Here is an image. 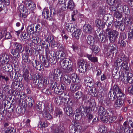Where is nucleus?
<instances>
[{
	"instance_id": "5701e85b",
	"label": "nucleus",
	"mask_w": 133,
	"mask_h": 133,
	"mask_svg": "<svg viewBox=\"0 0 133 133\" xmlns=\"http://www.w3.org/2000/svg\"><path fill=\"white\" fill-rule=\"evenodd\" d=\"M34 24H32L28 26L26 29V31L28 34H31L34 33Z\"/></svg>"
},
{
	"instance_id": "338daca9",
	"label": "nucleus",
	"mask_w": 133,
	"mask_h": 133,
	"mask_svg": "<svg viewBox=\"0 0 133 133\" xmlns=\"http://www.w3.org/2000/svg\"><path fill=\"white\" fill-rule=\"evenodd\" d=\"M75 85L77 89V90L81 89V85L80 83H75Z\"/></svg>"
},
{
	"instance_id": "9d476101",
	"label": "nucleus",
	"mask_w": 133,
	"mask_h": 133,
	"mask_svg": "<svg viewBox=\"0 0 133 133\" xmlns=\"http://www.w3.org/2000/svg\"><path fill=\"white\" fill-rule=\"evenodd\" d=\"M55 55L57 59L61 58L62 59L66 58L67 54L65 51H57L55 53Z\"/></svg>"
},
{
	"instance_id": "a878e982",
	"label": "nucleus",
	"mask_w": 133,
	"mask_h": 133,
	"mask_svg": "<svg viewBox=\"0 0 133 133\" xmlns=\"http://www.w3.org/2000/svg\"><path fill=\"white\" fill-rule=\"evenodd\" d=\"M88 106L90 108L93 107L95 105V100L92 98H90L89 100L86 101Z\"/></svg>"
},
{
	"instance_id": "6ab92c4d",
	"label": "nucleus",
	"mask_w": 133,
	"mask_h": 133,
	"mask_svg": "<svg viewBox=\"0 0 133 133\" xmlns=\"http://www.w3.org/2000/svg\"><path fill=\"white\" fill-rule=\"evenodd\" d=\"M73 109L72 108L69 107H66L64 109V111L68 116H72L73 114Z\"/></svg>"
},
{
	"instance_id": "09e8293b",
	"label": "nucleus",
	"mask_w": 133,
	"mask_h": 133,
	"mask_svg": "<svg viewBox=\"0 0 133 133\" xmlns=\"http://www.w3.org/2000/svg\"><path fill=\"white\" fill-rule=\"evenodd\" d=\"M54 132L55 133H63V129H61V128L57 127L55 129Z\"/></svg>"
},
{
	"instance_id": "f704fd0d",
	"label": "nucleus",
	"mask_w": 133,
	"mask_h": 133,
	"mask_svg": "<svg viewBox=\"0 0 133 133\" xmlns=\"http://www.w3.org/2000/svg\"><path fill=\"white\" fill-rule=\"evenodd\" d=\"M15 130L11 126L7 128L5 130V133H15Z\"/></svg>"
},
{
	"instance_id": "20e7f679",
	"label": "nucleus",
	"mask_w": 133,
	"mask_h": 133,
	"mask_svg": "<svg viewBox=\"0 0 133 133\" xmlns=\"http://www.w3.org/2000/svg\"><path fill=\"white\" fill-rule=\"evenodd\" d=\"M110 5L114 6L115 8H128L127 5H124L120 0H106Z\"/></svg>"
},
{
	"instance_id": "c9c22d12",
	"label": "nucleus",
	"mask_w": 133,
	"mask_h": 133,
	"mask_svg": "<svg viewBox=\"0 0 133 133\" xmlns=\"http://www.w3.org/2000/svg\"><path fill=\"white\" fill-rule=\"evenodd\" d=\"M115 95V94L112 92V90H110L108 94V97L109 99L112 101L114 99Z\"/></svg>"
},
{
	"instance_id": "864d4df0",
	"label": "nucleus",
	"mask_w": 133,
	"mask_h": 133,
	"mask_svg": "<svg viewBox=\"0 0 133 133\" xmlns=\"http://www.w3.org/2000/svg\"><path fill=\"white\" fill-rule=\"evenodd\" d=\"M36 109L38 111L39 114H41L42 112L43 114V112L42 111V108L40 105H37L36 107Z\"/></svg>"
},
{
	"instance_id": "e2e57ef3",
	"label": "nucleus",
	"mask_w": 133,
	"mask_h": 133,
	"mask_svg": "<svg viewBox=\"0 0 133 133\" xmlns=\"http://www.w3.org/2000/svg\"><path fill=\"white\" fill-rule=\"evenodd\" d=\"M87 116V122L88 123H90L93 118V116L91 114Z\"/></svg>"
},
{
	"instance_id": "680f3d73",
	"label": "nucleus",
	"mask_w": 133,
	"mask_h": 133,
	"mask_svg": "<svg viewBox=\"0 0 133 133\" xmlns=\"http://www.w3.org/2000/svg\"><path fill=\"white\" fill-rule=\"evenodd\" d=\"M3 79H4L6 82L9 80V78L8 77L0 75V81H2Z\"/></svg>"
},
{
	"instance_id": "37998d69",
	"label": "nucleus",
	"mask_w": 133,
	"mask_h": 133,
	"mask_svg": "<svg viewBox=\"0 0 133 133\" xmlns=\"http://www.w3.org/2000/svg\"><path fill=\"white\" fill-rule=\"evenodd\" d=\"M128 63L126 62H124L122 63L121 65V67L122 68L125 69L126 70L129 69V68L128 67Z\"/></svg>"
},
{
	"instance_id": "ea45409f",
	"label": "nucleus",
	"mask_w": 133,
	"mask_h": 133,
	"mask_svg": "<svg viewBox=\"0 0 133 133\" xmlns=\"http://www.w3.org/2000/svg\"><path fill=\"white\" fill-rule=\"evenodd\" d=\"M125 25L129 29L131 26V22L129 19H126L124 22Z\"/></svg>"
},
{
	"instance_id": "7c9ffc66",
	"label": "nucleus",
	"mask_w": 133,
	"mask_h": 133,
	"mask_svg": "<svg viewBox=\"0 0 133 133\" xmlns=\"http://www.w3.org/2000/svg\"><path fill=\"white\" fill-rule=\"evenodd\" d=\"M98 114L100 115H104L106 113L105 109L102 106H100L98 108Z\"/></svg>"
},
{
	"instance_id": "f257e3e1",
	"label": "nucleus",
	"mask_w": 133,
	"mask_h": 133,
	"mask_svg": "<svg viewBox=\"0 0 133 133\" xmlns=\"http://www.w3.org/2000/svg\"><path fill=\"white\" fill-rule=\"evenodd\" d=\"M14 49H12L11 54L16 57L19 58L20 56L19 52L22 53L24 51V48H22V45L16 42L14 43Z\"/></svg>"
},
{
	"instance_id": "a19ab883",
	"label": "nucleus",
	"mask_w": 133,
	"mask_h": 133,
	"mask_svg": "<svg viewBox=\"0 0 133 133\" xmlns=\"http://www.w3.org/2000/svg\"><path fill=\"white\" fill-rule=\"evenodd\" d=\"M108 121L110 123H112L115 121L116 118V117L114 116L112 114L111 115H110V116H108Z\"/></svg>"
},
{
	"instance_id": "2f4dec72",
	"label": "nucleus",
	"mask_w": 133,
	"mask_h": 133,
	"mask_svg": "<svg viewBox=\"0 0 133 133\" xmlns=\"http://www.w3.org/2000/svg\"><path fill=\"white\" fill-rule=\"evenodd\" d=\"M1 33L3 34V36H5V38L6 39H10L11 37V36L9 32H7L6 31H2Z\"/></svg>"
},
{
	"instance_id": "49530a36",
	"label": "nucleus",
	"mask_w": 133,
	"mask_h": 133,
	"mask_svg": "<svg viewBox=\"0 0 133 133\" xmlns=\"http://www.w3.org/2000/svg\"><path fill=\"white\" fill-rule=\"evenodd\" d=\"M70 77L72 82L74 83L76 82L77 76L76 74H71Z\"/></svg>"
},
{
	"instance_id": "2eb2a0df",
	"label": "nucleus",
	"mask_w": 133,
	"mask_h": 133,
	"mask_svg": "<svg viewBox=\"0 0 133 133\" xmlns=\"http://www.w3.org/2000/svg\"><path fill=\"white\" fill-rule=\"evenodd\" d=\"M20 14L19 16L22 18H25L28 14L27 9H19Z\"/></svg>"
},
{
	"instance_id": "c756f323",
	"label": "nucleus",
	"mask_w": 133,
	"mask_h": 133,
	"mask_svg": "<svg viewBox=\"0 0 133 133\" xmlns=\"http://www.w3.org/2000/svg\"><path fill=\"white\" fill-rule=\"evenodd\" d=\"M113 43H110L109 45L108 48L109 49H110V52L112 54H114V51L116 49V45Z\"/></svg>"
},
{
	"instance_id": "393cba45",
	"label": "nucleus",
	"mask_w": 133,
	"mask_h": 133,
	"mask_svg": "<svg viewBox=\"0 0 133 133\" xmlns=\"http://www.w3.org/2000/svg\"><path fill=\"white\" fill-rule=\"evenodd\" d=\"M87 57L89 60L91 62H96L98 61L97 57H94L92 54H87Z\"/></svg>"
},
{
	"instance_id": "7ed1b4c3",
	"label": "nucleus",
	"mask_w": 133,
	"mask_h": 133,
	"mask_svg": "<svg viewBox=\"0 0 133 133\" xmlns=\"http://www.w3.org/2000/svg\"><path fill=\"white\" fill-rule=\"evenodd\" d=\"M61 66L63 69L67 68V73H69L73 70L72 64L71 61L68 58H65L62 59L61 61Z\"/></svg>"
},
{
	"instance_id": "f03ea898",
	"label": "nucleus",
	"mask_w": 133,
	"mask_h": 133,
	"mask_svg": "<svg viewBox=\"0 0 133 133\" xmlns=\"http://www.w3.org/2000/svg\"><path fill=\"white\" fill-rule=\"evenodd\" d=\"M49 81L46 77H44L42 80L39 81L38 79H34L32 84L34 87L38 88H46L48 84Z\"/></svg>"
},
{
	"instance_id": "bf43d9fd",
	"label": "nucleus",
	"mask_w": 133,
	"mask_h": 133,
	"mask_svg": "<svg viewBox=\"0 0 133 133\" xmlns=\"http://www.w3.org/2000/svg\"><path fill=\"white\" fill-rule=\"evenodd\" d=\"M128 34V39L129 40H131V39H133V31H129Z\"/></svg>"
},
{
	"instance_id": "de8ad7c7",
	"label": "nucleus",
	"mask_w": 133,
	"mask_h": 133,
	"mask_svg": "<svg viewBox=\"0 0 133 133\" xmlns=\"http://www.w3.org/2000/svg\"><path fill=\"white\" fill-rule=\"evenodd\" d=\"M72 24H71L66 23L65 25V28L69 32H71V30L72 27Z\"/></svg>"
},
{
	"instance_id": "f8f14e48",
	"label": "nucleus",
	"mask_w": 133,
	"mask_h": 133,
	"mask_svg": "<svg viewBox=\"0 0 133 133\" xmlns=\"http://www.w3.org/2000/svg\"><path fill=\"white\" fill-rule=\"evenodd\" d=\"M50 109L48 107L45 108L43 111V114L44 117L46 119L49 120L52 118V116L49 113Z\"/></svg>"
},
{
	"instance_id": "052dcab7",
	"label": "nucleus",
	"mask_w": 133,
	"mask_h": 133,
	"mask_svg": "<svg viewBox=\"0 0 133 133\" xmlns=\"http://www.w3.org/2000/svg\"><path fill=\"white\" fill-rule=\"evenodd\" d=\"M100 118L101 119L102 121L104 123L106 122L108 120V119L107 118L106 116L103 115H101V116L100 117Z\"/></svg>"
},
{
	"instance_id": "a211bd4d",
	"label": "nucleus",
	"mask_w": 133,
	"mask_h": 133,
	"mask_svg": "<svg viewBox=\"0 0 133 133\" xmlns=\"http://www.w3.org/2000/svg\"><path fill=\"white\" fill-rule=\"evenodd\" d=\"M80 126L78 125V127L76 126H70V133H78V130L80 128Z\"/></svg>"
},
{
	"instance_id": "4c0bfd02",
	"label": "nucleus",
	"mask_w": 133,
	"mask_h": 133,
	"mask_svg": "<svg viewBox=\"0 0 133 133\" xmlns=\"http://www.w3.org/2000/svg\"><path fill=\"white\" fill-rule=\"evenodd\" d=\"M98 130L102 133H105L107 131V128L104 125H101L99 127Z\"/></svg>"
},
{
	"instance_id": "6e6d98bb",
	"label": "nucleus",
	"mask_w": 133,
	"mask_h": 133,
	"mask_svg": "<svg viewBox=\"0 0 133 133\" xmlns=\"http://www.w3.org/2000/svg\"><path fill=\"white\" fill-rule=\"evenodd\" d=\"M96 24V26L100 28L101 27V24H102L101 21L99 19H97L95 21Z\"/></svg>"
},
{
	"instance_id": "603ef678",
	"label": "nucleus",
	"mask_w": 133,
	"mask_h": 133,
	"mask_svg": "<svg viewBox=\"0 0 133 133\" xmlns=\"http://www.w3.org/2000/svg\"><path fill=\"white\" fill-rule=\"evenodd\" d=\"M124 129V127L122 125L118 126L117 128V132L118 133L122 132Z\"/></svg>"
},
{
	"instance_id": "c03bdc74",
	"label": "nucleus",
	"mask_w": 133,
	"mask_h": 133,
	"mask_svg": "<svg viewBox=\"0 0 133 133\" xmlns=\"http://www.w3.org/2000/svg\"><path fill=\"white\" fill-rule=\"evenodd\" d=\"M82 96V93L81 92L78 91L76 92L74 96L75 98L77 99L76 101L78 100V99H80Z\"/></svg>"
},
{
	"instance_id": "473e14b6",
	"label": "nucleus",
	"mask_w": 133,
	"mask_h": 133,
	"mask_svg": "<svg viewBox=\"0 0 133 133\" xmlns=\"http://www.w3.org/2000/svg\"><path fill=\"white\" fill-rule=\"evenodd\" d=\"M29 72L28 70L26 69L25 70L23 75V77L24 79L27 81L28 79H30V77L29 75Z\"/></svg>"
},
{
	"instance_id": "aec40b11",
	"label": "nucleus",
	"mask_w": 133,
	"mask_h": 133,
	"mask_svg": "<svg viewBox=\"0 0 133 133\" xmlns=\"http://www.w3.org/2000/svg\"><path fill=\"white\" fill-rule=\"evenodd\" d=\"M63 100H64V99H61V98L60 97H57L55 98L54 100V102L57 104L59 103V104H63L65 106H66L67 104H66L64 102L63 103L62 102Z\"/></svg>"
},
{
	"instance_id": "f3484780",
	"label": "nucleus",
	"mask_w": 133,
	"mask_h": 133,
	"mask_svg": "<svg viewBox=\"0 0 133 133\" xmlns=\"http://www.w3.org/2000/svg\"><path fill=\"white\" fill-rule=\"evenodd\" d=\"M88 43L91 46L93 45L95 43V39L94 37L91 35L88 36L87 39Z\"/></svg>"
},
{
	"instance_id": "6e6552de",
	"label": "nucleus",
	"mask_w": 133,
	"mask_h": 133,
	"mask_svg": "<svg viewBox=\"0 0 133 133\" xmlns=\"http://www.w3.org/2000/svg\"><path fill=\"white\" fill-rule=\"evenodd\" d=\"M124 105V101L123 99L117 98L116 99L114 104V107L116 109H119Z\"/></svg>"
},
{
	"instance_id": "79ce46f5",
	"label": "nucleus",
	"mask_w": 133,
	"mask_h": 133,
	"mask_svg": "<svg viewBox=\"0 0 133 133\" xmlns=\"http://www.w3.org/2000/svg\"><path fill=\"white\" fill-rule=\"evenodd\" d=\"M62 112L61 110L59 109L57 110L54 114L55 117H57L58 116L59 117H60L61 115H62Z\"/></svg>"
},
{
	"instance_id": "412c9836",
	"label": "nucleus",
	"mask_w": 133,
	"mask_h": 133,
	"mask_svg": "<svg viewBox=\"0 0 133 133\" xmlns=\"http://www.w3.org/2000/svg\"><path fill=\"white\" fill-rule=\"evenodd\" d=\"M70 77L68 75H64L63 80L65 83L67 85H69L71 82Z\"/></svg>"
},
{
	"instance_id": "9b49d317",
	"label": "nucleus",
	"mask_w": 133,
	"mask_h": 133,
	"mask_svg": "<svg viewBox=\"0 0 133 133\" xmlns=\"http://www.w3.org/2000/svg\"><path fill=\"white\" fill-rule=\"evenodd\" d=\"M46 41L49 43V46H50L51 44V47L53 48L56 46V43L55 42L54 37L52 36L49 35L46 39Z\"/></svg>"
},
{
	"instance_id": "1a4fd4ad",
	"label": "nucleus",
	"mask_w": 133,
	"mask_h": 133,
	"mask_svg": "<svg viewBox=\"0 0 133 133\" xmlns=\"http://www.w3.org/2000/svg\"><path fill=\"white\" fill-rule=\"evenodd\" d=\"M61 73L60 70L58 69H55L51 74L49 75V77L52 80H57L58 79V77L60 75Z\"/></svg>"
},
{
	"instance_id": "4468645a",
	"label": "nucleus",
	"mask_w": 133,
	"mask_h": 133,
	"mask_svg": "<svg viewBox=\"0 0 133 133\" xmlns=\"http://www.w3.org/2000/svg\"><path fill=\"white\" fill-rule=\"evenodd\" d=\"M84 31L88 34H91L93 31L92 26L89 24H85L83 26Z\"/></svg>"
},
{
	"instance_id": "0eeeda50",
	"label": "nucleus",
	"mask_w": 133,
	"mask_h": 133,
	"mask_svg": "<svg viewBox=\"0 0 133 133\" xmlns=\"http://www.w3.org/2000/svg\"><path fill=\"white\" fill-rule=\"evenodd\" d=\"M0 62L2 64H8L10 61L11 55L10 54H2L0 55Z\"/></svg>"
},
{
	"instance_id": "5fc2aeb1",
	"label": "nucleus",
	"mask_w": 133,
	"mask_h": 133,
	"mask_svg": "<svg viewBox=\"0 0 133 133\" xmlns=\"http://www.w3.org/2000/svg\"><path fill=\"white\" fill-rule=\"evenodd\" d=\"M54 91L55 93L58 95H60L62 94V91L58 88V87L55 88Z\"/></svg>"
},
{
	"instance_id": "dca6fc26",
	"label": "nucleus",
	"mask_w": 133,
	"mask_h": 133,
	"mask_svg": "<svg viewBox=\"0 0 133 133\" xmlns=\"http://www.w3.org/2000/svg\"><path fill=\"white\" fill-rule=\"evenodd\" d=\"M127 76V74L125 71H123L121 72V74L119 75V78L125 83H127L126 79Z\"/></svg>"
},
{
	"instance_id": "c85d7f7f",
	"label": "nucleus",
	"mask_w": 133,
	"mask_h": 133,
	"mask_svg": "<svg viewBox=\"0 0 133 133\" xmlns=\"http://www.w3.org/2000/svg\"><path fill=\"white\" fill-rule=\"evenodd\" d=\"M112 91L115 94V95H116L118 93L121 92V90L116 85H114L113 87Z\"/></svg>"
},
{
	"instance_id": "8fccbe9b",
	"label": "nucleus",
	"mask_w": 133,
	"mask_h": 133,
	"mask_svg": "<svg viewBox=\"0 0 133 133\" xmlns=\"http://www.w3.org/2000/svg\"><path fill=\"white\" fill-rule=\"evenodd\" d=\"M67 107L72 108L74 106V103L72 100H69L67 102Z\"/></svg>"
},
{
	"instance_id": "0e129e2a",
	"label": "nucleus",
	"mask_w": 133,
	"mask_h": 133,
	"mask_svg": "<svg viewBox=\"0 0 133 133\" xmlns=\"http://www.w3.org/2000/svg\"><path fill=\"white\" fill-rule=\"evenodd\" d=\"M130 123L129 121H127L125 122L123 124L124 127V128H129L130 127L129 125Z\"/></svg>"
},
{
	"instance_id": "423d86ee",
	"label": "nucleus",
	"mask_w": 133,
	"mask_h": 133,
	"mask_svg": "<svg viewBox=\"0 0 133 133\" xmlns=\"http://www.w3.org/2000/svg\"><path fill=\"white\" fill-rule=\"evenodd\" d=\"M109 28H107L106 31L108 34V37L110 42L114 43L118 35V32L117 31L113 30L112 32L110 31Z\"/></svg>"
},
{
	"instance_id": "4d7b16f0",
	"label": "nucleus",
	"mask_w": 133,
	"mask_h": 133,
	"mask_svg": "<svg viewBox=\"0 0 133 133\" xmlns=\"http://www.w3.org/2000/svg\"><path fill=\"white\" fill-rule=\"evenodd\" d=\"M57 84L56 82H55L52 83L50 85L51 89L52 90H54L55 88L57 87Z\"/></svg>"
},
{
	"instance_id": "bb28decb",
	"label": "nucleus",
	"mask_w": 133,
	"mask_h": 133,
	"mask_svg": "<svg viewBox=\"0 0 133 133\" xmlns=\"http://www.w3.org/2000/svg\"><path fill=\"white\" fill-rule=\"evenodd\" d=\"M26 5L27 7H28V8H31L36 7V5L34 2L31 1L29 2H25Z\"/></svg>"
},
{
	"instance_id": "72a5a7b5",
	"label": "nucleus",
	"mask_w": 133,
	"mask_h": 133,
	"mask_svg": "<svg viewBox=\"0 0 133 133\" xmlns=\"http://www.w3.org/2000/svg\"><path fill=\"white\" fill-rule=\"evenodd\" d=\"M49 10L48 9H44L43 11L42 12L43 14L45 15L44 17L47 19L50 16V14H49Z\"/></svg>"
},
{
	"instance_id": "58836bf2",
	"label": "nucleus",
	"mask_w": 133,
	"mask_h": 133,
	"mask_svg": "<svg viewBox=\"0 0 133 133\" xmlns=\"http://www.w3.org/2000/svg\"><path fill=\"white\" fill-rule=\"evenodd\" d=\"M92 47L90 48L92 50V52H94L95 54H97L99 52V48L97 46L94 45H92Z\"/></svg>"
},
{
	"instance_id": "39448f33",
	"label": "nucleus",
	"mask_w": 133,
	"mask_h": 133,
	"mask_svg": "<svg viewBox=\"0 0 133 133\" xmlns=\"http://www.w3.org/2000/svg\"><path fill=\"white\" fill-rule=\"evenodd\" d=\"M78 65L79 66L78 70L81 72H84L86 69L88 68L89 64L83 59H79L78 62Z\"/></svg>"
},
{
	"instance_id": "e433bc0d",
	"label": "nucleus",
	"mask_w": 133,
	"mask_h": 133,
	"mask_svg": "<svg viewBox=\"0 0 133 133\" xmlns=\"http://www.w3.org/2000/svg\"><path fill=\"white\" fill-rule=\"evenodd\" d=\"M75 6L72 0H69L67 8H74Z\"/></svg>"
},
{
	"instance_id": "b1692460",
	"label": "nucleus",
	"mask_w": 133,
	"mask_h": 133,
	"mask_svg": "<svg viewBox=\"0 0 133 133\" xmlns=\"http://www.w3.org/2000/svg\"><path fill=\"white\" fill-rule=\"evenodd\" d=\"M127 83H131L133 82V75L131 73H129L127 74Z\"/></svg>"
},
{
	"instance_id": "4be33fe9",
	"label": "nucleus",
	"mask_w": 133,
	"mask_h": 133,
	"mask_svg": "<svg viewBox=\"0 0 133 133\" xmlns=\"http://www.w3.org/2000/svg\"><path fill=\"white\" fill-rule=\"evenodd\" d=\"M81 32V30L79 29H77L72 33V35L77 39H78Z\"/></svg>"
},
{
	"instance_id": "ddd939ff",
	"label": "nucleus",
	"mask_w": 133,
	"mask_h": 133,
	"mask_svg": "<svg viewBox=\"0 0 133 133\" xmlns=\"http://www.w3.org/2000/svg\"><path fill=\"white\" fill-rule=\"evenodd\" d=\"M84 82L86 86L89 87H92L94 84L93 79L89 77H86L84 79Z\"/></svg>"
},
{
	"instance_id": "a18cd8bd",
	"label": "nucleus",
	"mask_w": 133,
	"mask_h": 133,
	"mask_svg": "<svg viewBox=\"0 0 133 133\" xmlns=\"http://www.w3.org/2000/svg\"><path fill=\"white\" fill-rule=\"evenodd\" d=\"M94 92L93 91V90L92 89L90 88V89H89L88 90V93L89 95L94 96H97V94L96 95V91L95 90V88L94 89Z\"/></svg>"
},
{
	"instance_id": "cd10ccee",
	"label": "nucleus",
	"mask_w": 133,
	"mask_h": 133,
	"mask_svg": "<svg viewBox=\"0 0 133 133\" xmlns=\"http://www.w3.org/2000/svg\"><path fill=\"white\" fill-rule=\"evenodd\" d=\"M77 104V105L79 107V108L76 110L77 112H78V111H79L80 110L84 111V109L83 108V107L82 105V103L79 102L78 100H77L76 101Z\"/></svg>"
},
{
	"instance_id": "13d9d810",
	"label": "nucleus",
	"mask_w": 133,
	"mask_h": 133,
	"mask_svg": "<svg viewBox=\"0 0 133 133\" xmlns=\"http://www.w3.org/2000/svg\"><path fill=\"white\" fill-rule=\"evenodd\" d=\"M70 90L72 92H74L76 91L77 90L75 84L74 85H71L70 88Z\"/></svg>"
},
{
	"instance_id": "69168bd1",
	"label": "nucleus",
	"mask_w": 133,
	"mask_h": 133,
	"mask_svg": "<svg viewBox=\"0 0 133 133\" xmlns=\"http://www.w3.org/2000/svg\"><path fill=\"white\" fill-rule=\"evenodd\" d=\"M117 28L120 29L121 31H123L125 29V26L124 25L120 23L119 24V25L118 27H117Z\"/></svg>"
},
{
	"instance_id": "3c124183",
	"label": "nucleus",
	"mask_w": 133,
	"mask_h": 133,
	"mask_svg": "<svg viewBox=\"0 0 133 133\" xmlns=\"http://www.w3.org/2000/svg\"><path fill=\"white\" fill-rule=\"evenodd\" d=\"M115 12L114 13V16L116 18H120L122 17V15L119 13L118 11L114 10Z\"/></svg>"
},
{
	"instance_id": "774afa93",
	"label": "nucleus",
	"mask_w": 133,
	"mask_h": 133,
	"mask_svg": "<svg viewBox=\"0 0 133 133\" xmlns=\"http://www.w3.org/2000/svg\"><path fill=\"white\" fill-rule=\"evenodd\" d=\"M128 92L129 93L133 95V85H131L128 88Z\"/></svg>"
}]
</instances>
